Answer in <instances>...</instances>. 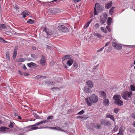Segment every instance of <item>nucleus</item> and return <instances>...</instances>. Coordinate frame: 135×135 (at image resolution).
<instances>
[{
  "label": "nucleus",
  "mask_w": 135,
  "mask_h": 135,
  "mask_svg": "<svg viewBox=\"0 0 135 135\" xmlns=\"http://www.w3.org/2000/svg\"><path fill=\"white\" fill-rule=\"evenodd\" d=\"M89 100L88 98H86L85 99L86 103L88 106H91V103H96L98 100V97L94 94H92L89 98Z\"/></svg>",
  "instance_id": "obj_1"
},
{
  "label": "nucleus",
  "mask_w": 135,
  "mask_h": 135,
  "mask_svg": "<svg viewBox=\"0 0 135 135\" xmlns=\"http://www.w3.org/2000/svg\"><path fill=\"white\" fill-rule=\"evenodd\" d=\"M45 127L41 126L39 127L35 126L34 125L30 126H29L24 128L23 129L24 132L29 131H31L33 130L43 128H45Z\"/></svg>",
  "instance_id": "obj_2"
},
{
  "label": "nucleus",
  "mask_w": 135,
  "mask_h": 135,
  "mask_svg": "<svg viewBox=\"0 0 135 135\" xmlns=\"http://www.w3.org/2000/svg\"><path fill=\"white\" fill-rule=\"evenodd\" d=\"M121 97L118 95H116L113 97V99L114 100L115 104L118 106H121L123 105V102L120 100Z\"/></svg>",
  "instance_id": "obj_3"
},
{
  "label": "nucleus",
  "mask_w": 135,
  "mask_h": 135,
  "mask_svg": "<svg viewBox=\"0 0 135 135\" xmlns=\"http://www.w3.org/2000/svg\"><path fill=\"white\" fill-rule=\"evenodd\" d=\"M44 31H45L46 33L48 36H54L56 33V31L54 29L51 30L47 29L45 28L44 29Z\"/></svg>",
  "instance_id": "obj_4"
},
{
  "label": "nucleus",
  "mask_w": 135,
  "mask_h": 135,
  "mask_svg": "<svg viewBox=\"0 0 135 135\" xmlns=\"http://www.w3.org/2000/svg\"><path fill=\"white\" fill-rule=\"evenodd\" d=\"M132 94V93L131 92H128L127 91H124L122 93V96L124 99L127 100L131 96Z\"/></svg>",
  "instance_id": "obj_5"
},
{
  "label": "nucleus",
  "mask_w": 135,
  "mask_h": 135,
  "mask_svg": "<svg viewBox=\"0 0 135 135\" xmlns=\"http://www.w3.org/2000/svg\"><path fill=\"white\" fill-rule=\"evenodd\" d=\"M102 9V8L99 4L98 3H96L95 5L94 10V15H98V13L97 11H100Z\"/></svg>",
  "instance_id": "obj_6"
},
{
  "label": "nucleus",
  "mask_w": 135,
  "mask_h": 135,
  "mask_svg": "<svg viewBox=\"0 0 135 135\" xmlns=\"http://www.w3.org/2000/svg\"><path fill=\"white\" fill-rule=\"evenodd\" d=\"M58 30L62 32H68L69 31L68 29L65 26L62 25L59 26L57 28Z\"/></svg>",
  "instance_id": "obj_7"
},
{
  "label": "nucleus",
  "mask_w": 135,
  "mask_h": 135,
  "mask_svg": "<svg viewBox=\"0 0 135 135\" xmlns=\"http://www.w3.org/2000/svg\"><path fill=\"white\" fill-rule=\"evenodd\" d=\"M107 17V15L106 14L104 13L100 16V21L102 24H103L105 22Z\"/></svg>",
  "instance_id": "obj_8"
},
{
  "label": "nucleus",
  "mask_w": 135,
  "mask_h": 135,
  "mask_svg": "<svg viewBox=\"0 0 135 135\" xmlns=\"http://www.w3.org/2000/svg\"><path fill=\"white\" fill-rule=\"evenodd\" d=\"M112 46L115 49L117 50H120L122 49L121 46L117 44L114 42H113L112 43Z\"/></svg>",
  "instance_id": "obj_9"
},
{
  "label": "nucleus",
  "mask_w": 135,
  "mask_h": 135,
  "mask_svg": "<svg viewBox=\"0 0 135 135\" xmlns=\"http://www.w3.org/2000/svg\"><path fill=\"white\" fill-rule=\"evenodd\" d=\"M87 85L90 88H93L94 85L93 82L91 80H88L86 82Z\"/></svg>",
  "instance_id": "obj_10"
},
{
  "label": "nucleus",
  "mask_w": 135,
  "mask_h": 135,
  "mask_svg": "<svg viewBox=\"0 0 135 135\" xmlns=\"http://www.w3.org/2000/svg\"><path fill=\"white\" fill-rule=\"evenodd\" d=\"M41 65L42 66H44L45 65L46 61L45 58L44 56L42 55V57L40 61Z\"/></svg>",
  "instance_id": "obj_11"
},
{
  "label": "nucleus",
  "mask_w": 135,
  "mask_h": 135,
  "mask_svg": "<svg viewBox=\"0 0 135 135\" xmlns=\"http://www.w3.org/2000/svg\"><path fill=\"white\" fill-rule=\"evenodd\" d=\"M58 10L57 8H52L49 11L50 13L54 14L57 12Z\"/></svg>",
  "instance_id": "obj_12"
},
{
  "label": "nucleus",
  "mask_w": 135,
  "mask_h": 135,
  "mask_svg": "<svg viewBox=\"0 0 135 135\" xmlns=\"http://www.w3.org/2000/svg\"><path fill=\"white\" fill-rule=\"evenodd\" d=\"M125 130V128L123 127H120L119 129V132L117 135H123V134Z\"/></svg>",
  "instance_id": "obj_13"
},
{
  "label": "nucleus",
  "mask_w": 135,
  "mask_h": 135,
  "mask_svg": "<svg viewBox=\"0 0 135 135\" xmlns=\"http://www.w3.org/2000/svg\"><path fill=\"white\" fill-rule=\"evenodd\" d=\"M47 122H48V121L47 120H43L40 122H39L37 123H36L33 125L34 126H38L44 123H46Z\"/></svg>",
  "instance_id": "obj_14"
},
{
  "label": "nucleus",
  "mask_w": 135,
  "mask_h": 135,
  "mask_svg": "<svg viewBox=\"0 0 135 135\" xmlns=\"http://www.w3.org/2000/svg\"><path fill=\"white\" fill-rule=\"evenodd\" d=\"M17 47L16 46L15 47L14 51H13V59H15L16 56L17 54Z\"/></svg>",
  "instance_id": "obj_15"
},
{
  "label": "nucleus",
  "mask_w": 135,
  "mask_h": 135,
  "mask_svg": "<svg viewBox=\"0 0 135 135\" xmlns=\"http://www.w3.org/2000/svg\"><path fill=\"white\" fill-rule=\"evenodd\" d=\"M99 94L100 96L103 98H105L106 97V93L103 91H100L99 92Z\"/></svg>",
  "instance_id": "obj_16"
},
{
  "label": "nucleus",
  "mask_w": 135,
  "mask_h": 135,
  "mask_svg": "<svg viewBox=\"0 0 135 135\" xmlns=\"http://www.w3.org/2000/svg\"><path fill=\"white\" fill-rule=\"evenodd\" d=\"M103 103L104 105L108 106L109 104V101L108 99L105 98L103 100Z\"/></svg>",
  "instance_id": "obj_17"
},
{
  "label": "nucleus",
  "mask_w": 135,
  "mask_h": 135,
  "mask_svg": "<svg viewBox=\"0 0 135 135\" xmlns=\"http://www.w3.org/2000/svg\"><path fill=\"white\" fill-rule=\"evenodd\" d=\"M8 129L9 128L4 127H2L0 128L1 131L4 133L6 132Z\"/></svg>",
  "instance_id": "obj_18"
},
{
  "label": "nucleus",
  "mask_w": 135,
  "mask_h": 135,
  "mask_svg": "<svg viewBox=\"0 0 135 135\" xmlns=\"http://www.w3.org/2000/svg\"><path fill=\"white\" fill-rule=\"evenodd\" d=\"M112 5V2L111 1L109 3H106L105 4V7L106 8L108 9L110 8Z\"/></svg>",
  "instance_id": "obj_19"
},
{
  "label": "nucleus",
  "mask_w": 135,
  "mask_h": 135,
  "mask_svg": "<svg viewBox=\"0 0 135 135\" xmlns=\"http://www.w3.org/2000/svg\"><path fill=\"white\" fill-rule=\"evenodd\" d=\"M27 11H25L22 12L21 13V15H22L24 18H25L27 16L29 15V14Z\"/></svg>",
  "instance_id": "obj_20"
},
{
  "label": "nucleus",
  "mask_w": 135,
  "mask_h": 135,
  "mask_svg": "<svg viewBox=\"0 0 135 135\" xmlns=\"http://www.w3.org/2000/svg\"><path fill=\"white\" fill-rule=\"evenodd\" d=\"M73 60L72 59H70L68 60L66 64L68 66H69L73 64Z\"/></svg>",
  "instance_id": "obj_21"
},
{
  "label": "nucleus",
  "mask_w": 135,
  "mask_h": 135,
  "mask_svg": "<svg viewBox=\"0 0 135 135\" xmlns=\"http://www.w3.org/2000/svg\"><path fill=\"white\" fill-rule=\"evenodd\" d=\"M84 90L86 93H89L91 92V90L89 88L86 87H85L84 88Z\"/></svg>",
  "instance_id": "obj_22"
},
{
  "label": "nucleus",
  "mask_w": 135,
  "mask_h": 135,
  "mask_svg": "<svg viewBox=\"0 0 135 135\" xmlns=\"http://www.w3.org/2000/svg\"><path fill=\"white\" fill-rule=\"evenodd\" d=\"M27 65L29 67H32V66L36 67L37 66V65L35 64L33 62L28 63Z\"/></svg>",
  "instance_id": "obj_23"
},
{
  "label": "nucleus",
  "mask_w": 135,
  "mask_h": 135,
  "mask_svg": "<svg viewBox=\"0 0 135 135\" xmlns=\"http://www.w3.org/2000/svg\"><path fill=\"white\" fill-rule=\"evenodd\" d=\"M50 128L53 129H54L57 130H59L61 131H64V130L62 128H60L59 127H50Z\"/></svg>",
  "instance_id": "obj_24"
},
{
  "label": "nucleus",
  "mask_w": 135,
  "mask_h": 135,
  "mask_svg": "<svg viewBox=\"0 0 135 135\" xmlns=\"http://www.w3.org/2000/svg\"><path fill=\"white\" fill-rule=\"evenodd\" d=\"M106 117L109 118L111 120H112L113 121H114V119L113 115L110 114H107L106 116Z\"/></svg>",
  "instance_id": "obj_25"
},
{
  "label": "nucleus",
  "mask_w": 135,
  "mask_h": 135,
  "mask_svg": "<svg viewBox=\"0 0 135 135\" xmlns=\"http://www.w3.org/2000/svg\"><path fill=\"white\" fill-rule=\"evenodd\" d=\"M92 20L91 19L90 21H88L87 23H86L85 24L84 27V28H86L88 27L89 26V25L90 24L91 22H92Z\"/></svg>",
  "instance_id": "obj_26"
},
{
  "label": "nucleus",
  "mask_w": 135,
  "mask_h": 135,
  "mask_svg": "<svg viewBox=\"0 0 135 135\" xmlns=\"http://www.w3.org/2000/svg\"><path fill=\"white\" fill-rule=\"evenodd\" d=\"M112 21V19L110 17H109L107 21V24L108 25H110L111 24V23Z\"/></svg>",
  "instance_id": "obj_27"
},
{
  "label": "nucleus",
  "mask_w": 135,
  "mask_h": 135,
  "mask_svg": "<svg viewBox=\"0 0 135 135\" xmlns=\"http://www.w3.org/2000/svg\"><path fill=\"white\" fill-rule=\"evenodd\" d=\"M71 56L69 55H66L64 56V57L62 58L63 60H66L71 58Z\"/></svg>",
  "instance_id": "obj_28"
},
{
  "label": "nucleus",
  "mask_w": 135,
  "mask_h": 135,
  "mask_svg": "<svg viewBox=\"0 0 135 135\" xmlns=\"http://www.w3.org/2000/svg\"><path fill=\"white\" fill-rule=\"evenodd\" d=\"M25 59L24 58H21L19 59H18L17 60V62H23L25 61Z\"/></svg>",
  "instance_id": "obj_29"
},
{
  "label": "nucleus",
  "mask_w": 135,
  "mask_h": 135,
  "mask_svg": "<svg viewBox=\"0 0 135 135\" xmlns=\"http://www.w3.org/2000/svg\"><path fill=\"white\" fill-rule=\"evenodd\" d=\"M100 122L101 124L102 125L104 126L105 125L106 121H105L101 119L100 120Z\"/></svg>",
  "instance_id": "obj_30"
},
{
  "label": "nucleus",
  "mask_w": 135,
  "mask_h": 135,
  "mask_svg": "<svg viewBox=\"0 0 135 135\" xmlns=\"http://www.w3.org/2000/svg\"><path fill=\"white\" fill-rule=\"evenodd\" d=\"M6 26L3 24H0V29L5 28H6Z\"/></svg>",
  "instance_id": "obj_31"
},
{
  "label": "nucleus",
  "mask_w": 135,
  "mask_h": 135,
  "mask_svg": "<svg viewBox=\"0 0 135 135\" xmlns=\"http://www.w3.org/2000/svg\"><path fill=\"white\" fill-rule=\"evenodd\" d=\"M100 30L104 33H107V31L106 28L104 27H100Z\"/></svg>",
  "instance_id": "obj_32"
},
{
  "label": "nucleus",
  "mask_w": 135,
  "mask_h": 135,
  "mask_svg": "<svg viewBox=\"0 0 135 135\" xmlns=\"http://www.w3.org/2000/svg\"><path fill=\"white\" fill-rule=\"evenodd\" d=\"M115 8V7H112L109 10V12L112 15L114 9Z\"/></svg>",
  "instance_id": "obj_33"
},
{
  "label": "nucleus",
  "mask_w": 135,
  "mask_h": 135,
  "mask_svg": "<svg viewBox=\"0 0 135 135\" xmlns=\"http://www.w3.org/2000/svg\"><path fill=\"white\" fill-rule=\"evenodd\" d=\"M6 59L9 61L10 60V58L9 56V54L8 52H7L6 53Z\"/></svg>",
  "instance_id": "obj_34"
},
{
  "label": "nucleus",
  "mask_w": 135,
  "mask_h": 135,
  "mask_svg": "<svg viewBox=\"0 0 135 135\" xmlns=\"http://www.w3.org/2000/svg\"><path fill=\"white\" fill-rule=\"evenodd\" d=\"M15 123L14 122H11L9 124L8 126V127L11 128H12L13 127V125Z\"/></svg>",
  "instance_id": "obj_35"
},
{
  "label": "nucleus",
  "mask_w": 135,
  "mask_h": 135,
  "mask_svg": "<svg viewBox=\"0 0 135 135\" xmlns=\"http://www.w3.org/2000/svg\"><path fill=\"white\" fill-rule=\"evenodd\" d=\"M131 89L132 91H135V86L133 85H131L130 86Z\"/></svg>",
  "instance_id": "obj_36"
},
{
  "label": "nucleus",
  "mask_w": 135,
  "mask_h": 135,
  "mask_svg": "<svg viewBox=\"0 0 135 135\" xmlns=\"http://www.w3.org/2000/svg\"><path fill=\"white\" fill-rule=\"evenodd\" d=\"M73 66L75 69H77L78 67V65L77 63L74 62L73 64Z\"/></svg>",
  "instance_id": "obj_37"
},
{
  "label": "nucleus",
  "mask_w": 135,
  "mask_h": 135,
  "mask_svg": "<svg viewBox=\"0 0 135 135\" xmlns=\"http://www.w3.org/2000/svg\"><path fill=\"white\" fill-rule=\"evenodd\" d=\"M27 22L29 23L32 24L34 23V22L32 20L29 19L27 21Z\"/></svg>",
  "instance_id": "obj_38"
},
{
  "label": "nucleus",
  "mask_w": 135,
  "mask_h": 135,
  "mask_svg": "<svg viewBox=\"0 0 135 135\" xmlns=\"http://www.w3.org/2000/svg\"><path fill=\"white\" fill-rule=\"evenodd\" d=\"M119 111V110L117 108H115V109H114V112L116 113H117Z\"/></svg>",
  "instance_id": "obj_39"
},
{
  "label": "nucleus",
  "mask_w": 135,
  "mask_h": 135,
  "mask_svg": "<svg viewBox=\"0 0 135 135\" xmlns=\"http://www.w3.org/2000/svg\"><path fill=\"white\" fill-rule=\"evenodd\" d=\"M31 57L34 58V59H36L37 58V56L34 54H31Z\"/></svg>",
  "instance_id": "obj_40"
},
{
  "label": "nucleus",
  "mask_w": 135,
  "mask_h": 135,
  "mask_svg": "<svg viewBox=\"0 0 135 135\" xmlns=\"http://www.w3.org/2000/svg\"><path fill=\"white\" fill-rule=\"evenodd\" d=\"M99 24L98 23H97L94 25V27L96 28H99Z\"/></svg>",
  "instance_id": "obj_41"
},
{
  "label": "nucleus",
  "mask_w": 135,
  "mask_h": 135,
  "mask_svg": "<svg viewBox=\"0 0 135 135\" xmlns=\"http://www.w3.org/2000/svg\"><path fill=\"white\" fill-rule=\"evenodd\" d=\"M84 112L83 110H82L79 112L78 113V114L81 115L83 114Z\"/></svg>",
  "instance_id": "obj_42"
},
{
  "label": "nucleus",
  "mask_w": 135,
  "mask_h": 135,
  "mask_svg": "<svg viewBox=\"0 0 135 135\" xmlns=\"http://www.w3.org/2000/svg\"><path fill=\"white\" fill-rule=\"evenodd\" d=\"M53 117L54 116H50L48 117L47 118V120H49L53 118Z\"/></svg>",
  "instance_id": "obj_43"
},
{
  "label": "nucleus",
  "mask_w": 135,
  "mask_h": 135,
  "mask_svg": "<svg viewBox=\"0 0 135 135\" xmlns=\"http://www.w3.org/2000/svg\"><path fill=\"white\" fill-rule=\"evenodd\" d=\"M118 128V127L117 126H115L114 129H113V130L114 131H116Z\"/></svg>",
  "instance_id": "obj_44"
},
{
  "label": "nucleus",
  "mask_w": 135,
  "mask_h": 135,
  "mask_svg": "<svg viewBox=\"0 0 135 135\" xmlns=\"http://www.w3.org/2000/svg\"><path fill=\"white\" fill-rule=\"evenodd\" d=\"M110 123L109 122H106V125L105 126H110Z\"/></svg>",
  "instance_id": "obj_45"
},
{
  "label": "nucleus",
  "mask_w": 135,
  "mask_h": 135,
  "mask_svg": "<svg viewBox=\"0 0 135 135\" xmlns=\"http://www.w3.org/2000/svg\"><path fill=\"white\" fill-rule=\"evenodd\" d=\"M104 47H102V48H101L100 49L98 50H97V51L98 52H100V51H102L103 50V49H104Z\"/></svg>",
  "instance_id": "obj_46"
},
{
  "label": "nucleus",
  "mask_w": 135,
  "mask_h": 135,
  "mask_svg": "<svg viewBox=\"0 0 135 135\" xmlns=\"http://www.w3.org/2000/svg\"><path fill=\"white\" fill-rule=\"evenodd\" d=\"M98 129H100L101 128V126L100 125L97 124V127H96Z\"/></svg>",
  "instance_id": "obj_47"
},
{
  "label": "nucleus",
  "mask_w": 135,
  "mask_h": 135,
  "mask_svg": "<svg viewBox=\"0 0 135 135\" xmlns=\"http://www.w3.org/2000/svg\"><path fill=\"white\" fill-rule=\"evenodd\" d=\"M22 68L24 70H26L27 69V68L26 66L25 65H23L22 66Z\"/></svg>",
  "instance_id": "obj_48"
},
{
  "label": "nucleus",
  "mask_w": 135,
  "mask_h": 135,
  "mask_svg": "<svg viewBox=\"0 0 135 135\" xmlns=\"http://www.w3.org/2000/svg\"><path fill=\"white\" fill-rule=\"evenodd\" d=\"M86 119V117L85 116H82L81 119Z\"/></svg>",
  "instance_id": "obj_49"
},
{
  "label": "nucleus",
  "mask_w": 135,
  "mask_h": 135,
  "mask_svg": "<svg viewBox=\"0 0 135 135\" xmlns=\"http://www.w3.org/2000/svg\"><path fill=\"white\" fill-rule=\"evenodd\" d=\"M45 47L47 49H50V47L47 45H46L45 46Z\"/></svg>",
  "instance_id": "obj_50"
},
{
  "label": "nucleus",
  "mask_w": 135,
  "mask_h": 135,
  "mask_svg": "<svg viewBox=\"0 0 135 135\" xmlns=\"http://www.w3.org/2000/svg\"><path fill=\"white\" fill-rule=\"evenodd\" d=\"M96 36L99 38L102 37L101 35L98 33L97 34Z\"/></svg>",
  "instance_id": "obj_51"
},
{
  "label": "nucleus",
  "mask_w": 135,
  "mask_h": 135,
  "mask_svg": "<svg viewBox=\"0 0 135 135\" xmlns=\"http://www.w3.org/2000/svg\"><path fill=\"white\" fill-rule=\"evenodd\" d=\"M2 42L3 43H5V44L7 43L8 42H7V41L3 39L2 40Z\"/></svg>",
  "instance_id": "obj_52"
},
{
  "label": "nucleus",
  "mask_w": 135,
  "mask_h": 135,
  "mask_svg": "<svg viewBox=\"0 0 135 135\" xmlns=\"http://www.w3.org/2000/svg\"><path fill=\"white\" fill-rule=\"evenodd\" d=\"M106 28L109 31H110V27L109 26H106Z\"/></svg>",
  "instance_id": "obj_53"
},
{
  "label": "nucleus",
  "mask_w": 135,
  "mask_h": 135,
  "mask_svg": "<svg viewBox=\"0 0 135 135\" xmlns=\"http://www.w3.org/2000/svg\"><path fill=\"white\" fill-rule=\"evenodd\" d=\"M109 43H110V42H107L105 44V46L104 47H105L108 46L109 44Z\"/></svg>",
  "instance_id": "obj_54"
},
{
  "label": "nucleus",
  "mask_w": 135,
  "mask_h": 135,
  "mask_svg": "<svg viewBox=\"0 0 135 135\" xmlns=\"http://www.w3.org/2000/svg\"><path fill=\"white\" fill-rule=\"evenodd\" d=\"M80 1L81 0H74V2L75 3H76Z\"/></svg>",
  "instance_id": "obj_55"
},
{
  "label": "nucleus",
  "mask_w": 135,
  "mask_h": 135,
  "mask_svg": "<svg viewBox=\"0 0 135 135\" xmlns=\"http://www.w3.org/2000/svg\"><path fill=\"white\" fill-rule=\"evenodd\" d=\"M24 75L25 76H28L29 75V74L27 73H24Z\"/></svg>",
  "instance_id": "obj_56"
},
{
  "label": "nucleus",
  "mask_w": 135,
  "mask_h": 135,
  "mask_svg": "<svg viewBox=\"0 0 135 135\" xmlns=\"http://www.w3.org/2000/svg\"><path fill=\"white\" fill-rule=\"evenodd\" d=\"M15 8L17 10L19 9L18 6H16L15 7Z\"/></svg>",
  "instance_id": "obj_57"
},
{
  "label": "nucleus",
  "mask_w": 135,
  "mask_h": 135,
  "mask_svg": "<svg viewBox=\"0 0 135 135\" xmlns=\"http://www.w3.org/2000/svg\"><path fill=\"white\" fill-rule=\"evenodd\" d=\"M132 115L133 117L135 119V114L133 113L132 114Z\"/></svg>",
  "instance_id": "obj_58"
},
{
  "label": "nucleus",
  "mask_w": 135,
  "mask_h": 135,
  "mask_svg": "<svg viewBox=\"0 0 135 135\" xmlns=\"http://www.w3.org/2000/svg\"><path fill=\"white\" fill-rule=\"evenodd\" d=\"M52 90H54V89H58V88H56V87H54V88H52L51 89Z\"/></svg>",
  "instance_id": "obj_59"
},
{
  "label": "nucleus",
  "mask_w": 135,
  "mask_h": 135,
  "mask_svg": "<svg viewBox=\"0 0 135 135\" xmlns=\"http://www.w3.org/2000/svg\"><path fill=\"white\" fill-rule=\"evenodd\" d=\"M32 48L33 50H36V48L35 47H33Z\"/></svg>",
  "instance_id": "obj_60"
},
{
  "label": "nucleus",
  "mask_w": 135,
  "mask_h": 135,
  "mask_svg": "<svg viewBox=\"0 0 135 135\" xmlns=\"http://www.w3.org/2000/svg\"><path fill=\"white\" fill-rule=\"evenodd\" d=\"M82 116H78L77 117V118L78 119H81Z\"/></svg>",
  "instance_id": "obj_61"
},
{
  "label": "nucleus",
  "mask_w": 135,
  "mask_h": 135,
  "mask_svg": "<svg viewBox=\"0 0 135 135\" xmlns=\"http://www.w3.org/2000/svg\"><path fill=\"white\" fill-rule=\"evenodd\" d=\"M36 77H37V78H41V76L40 75H37L36 76Z\"/></svg>",
  "instance_id": "obj_62"
},
{
  "label": "nucleus",
  "mask_w": 135,
  "mask_h": 135,
  "mask_svg": "<svg viewBox=\"0 0 135 135\" xmlns=\"http://www.w3.org/2000/svg\"><path fill=\"white\" fill-rule=\"evenodd\" d=\"M133 125L134 127H135V122H133Z\"/></svg>",
  "instance_id": "obj_63"
},
{
  "label": "nucleus",
  "mask_w": 135,
  "mask_h": 135,
  "mask_svg": "<svg viewBox=\"0 0 135 135\" xmlns=\"http://www.w3.org/2000/svg\"><path fill=\"white\" fill-rule=\"evenodd\" d=\"M18 73L20 74L21 75L22 74V73L19 70V71Z\"/></svg>",
  "instance_id": "obj_64"
}]
</instances>
